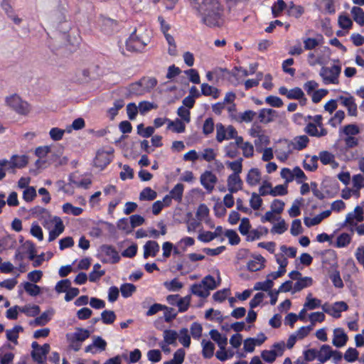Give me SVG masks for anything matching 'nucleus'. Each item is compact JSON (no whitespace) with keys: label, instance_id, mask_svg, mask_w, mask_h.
Masks as SVG:
<instances>
[{"label":"nucleus","instance_id":"f257e3e1","mask_svg":"<svg viewBox=\"0 0 364 364\" xmlns=\"http://www.w3.org/2000/svg\"><path fill=\"white\" fill-rule=\"evenodd\" d=\"M193 7L206 26L213 27L220 25L223 9L218 0H196Z\"/></svg>","mask_w":364,"mask_h":364},{"label":"nucleus","instance_id":"f03ea898","mask_svg":"<svg viewBox=\"0 0 364 364\" xmlns=\"http://www.w3.org/2000/svg\"><path fill=\"white\" fill-rule=\"evenodd\" d=\"M150 36L143 27L135 29L126 42L128 50L141 51L149 42Z\"/></svg>","mask_w":364,"mask_h":364},{"label":"nucleus","instance_id":"7ed1b4c3","mask_svg":"<svg viewBox=\"0 0 364 364\" xmlns=\"http://www.w3.org/2000/svg\"><path fill=\"white\" fill-rule=\"evenodd\" d=\"M5 102L8 107L18 114L26 115L30 112L31 108L28 102L16 94L6 97Z\"/></svg>","mask_w":364,"mask_h":364},{"label":"nucleus","instance_id":"20e7f679","mask_svg":"<svg viewBox=\"0 0 364 364\" xmlns=\"http://www.w3.org/2000/svg\"><path fill=\"white\" fill-rule=\"evenodd\" d=\"M341 72V66L340 65H334L331 67H322L319 75L326 85L338 84V77Z\"/></svg>","mask_w":364,"mask_h":364},{"label":"nucleus","instance_id":"39448f33","mask_svg":"<svg viewBox=\"0 0 364 364\" xmlns=\"http://www.w3.org/2000/svg\"><path fill=\"white\" fill-rule=\"evenodd\" d=\"M294 146L291 141L284 139L280 140L275 149V154L278 160L285 161L292 153Z\"/></svg>","mask_w":364,"mask_h":364},{"label":"nucleus","instance_id":"423d86ee","mask_svg":"<svg viewBox=\"0 0 364 364\" xmlns=\"http://www.w3.org/2000/svg\"><path fill=\"white\" fill-rule=\"evenodd\" d=\"M235 133L236 129L232 125L225 127L221 123L216 124V140L220 143L224 140L232 139L235 136Z\"/></svg>","mask_w":364,"mask_h":364},{"label":"nucleus","instance_id":"0eeeda50","mask_svg":"<svg viewBox=\"0 0 364 364\" xmlns=\"http://www.w3.org/2000/svg\"><path fill=\"white\" fill-rule=\"evenodd\" d=\"M31 211L33 216L41 220L45 228H50V223L53 222L55 216H52L47 209L41 206H36Z\"/></svg>","mask_w":364,"mask_h":364},{"label":"nucleus","instance_id":"6e6552de","mask_svg":"<svg viewBox=\"0 0 364 364\" xmlns=\"http://www.w3.org/2000/svg\"><path fill=\"white\" fill-rule=\"evenodd\" d=\"M200 182L206 191L210 193L214 190L218 178L212 171H205L200 176Z\"/></svg>","mask_w":364,"mask_h":364},{"label":"nucleus","instance_id":"1a4fd4ad","mask_svg":"<svg viewBox=\"0 0 364 364\" xmlns=\"http://www.w3.org/2000/svg\"><path fill=\"white\" fill-rule=\"evenodd\" d=\"M324 312L331 315L333 318H338L341 317V313L346 311L348 309V304L344 301H336L331 306L326 304L322 306Z\"/></svg>","mask_w":364,"mask_h":364},{"label":"nucleus","instance_id":"9d476101","mask_svg":"<svg viewBox=\"0 0 364 364\" xmlns=\"http://www.w3.org/2000/svg\"><path fill=\"white\" fill-rule=\"evenodd\" d=\"M107 345L106 341L102 337L94 336L92 343L85 348V351L95 354L98 352L104 351L106 349Z\"/></svg>","mask_w":364,"mask_h":364},{"label":"nucleus","instance_id":"9b49d317","mask_svg":"<svg viewBox=\"0 0 364 364\" xmlns=\"http://www.w3.org/2000/svg\"><path fill=\"white\" fill-rule=\"evenodd\" d=\"M243 182L240 176L230 174L227 179L228 190L230 193H235L242 190Z\"/></svg>","mask_w":364,"mask_h":364},{"label":"nucleus","instance_id":"f8f14e48","mask_svg":"<svg viewBox=\"0 0 364 364\" xmlns=\"http://www.w3.org/2000/svg\"><path fill=\"white\" fill-rule=\"evenodd\" d=\"M339 100L341 104L347 108L348 114L352 117H357L358 115V107L355 103V98L352 96L344 97L340 96Z\"/></svg>","mask_w":364,"mask_h":364},{"label":"nucleus","instance_id":"ddd939ff","mask_svg":"<svg viewBox=\"0 0 364 364\" xmlns=\"http://www.w3.org/2000/svg\"><path fill=\"white\" fill-rule=\"evenodd\" d=\"M54 224L55 227L49 232L48 241L51 242L55 240L61 233L63 232L65 226L62 220L57 216H55L53 219V222L50 223V225Z\"/></svg>","mask_w":364,"mask_h":364},{"label":"nucleus","instance_id":"4468645a","mask_svg":"<svg viewBox=\"0 0 364 364\" xmlns=\"http://www.w3.org/2000/svg\"><path fill=\"white\" fill-rule=\"evenodd\" d=\"M90 336V333L88 330L81 328H77L74 333L71 334H68L67 338L69 341V342H83L87 338H88Z\"/></svg>","mask_w":364,"mask_h":364},{"label":"nucleus","instance_id":"2eb2a0df","mask_svg":"<svg viewBox=\"0 0 364 364\" xmlns=\"http://www.w3.org/2000/svg\"><path fill=\"white\" fill-rule=\"evenodd\" d=\"M348 341V336L341 328H338L333 331V338L332 343L337 348L344 346Z\"/></svg>","mask_w":364,"mask_h":364},{"label":"nucleus","instance_id":"dca6fc26","mask_svg":"<svg viewBox=\"0 0 364 364\" xmlns=\"http://www.w3.org/2000/svg\"><path fill=\"white\" fill-rule=\"evenodd\" d=\"M277 116V111L272 109L263 108L259 111L258 119L260 123L269 124L274 120Z\"/></svg>","mask_w":364,"mask_h":364},{"label":"nucleus","instance_id":"f3484780","mask_svg":"<svg viewBox=\"0 0 364 364\" xmlns=\"http://www.w3.org/2000/svg\"><path fill=\"white\" fill-rule=\"evenodd\" d=\"M360 132V129L356 124H348L339 129L338 134L341 138L343 136H355Z\"/></svg>","mask_w":364,"mask_h":364},{"label":"nucleus","instance_id":"a211bd4d","mask_svg":"<svg viewBox=\"0 0 364 364\" xmlns=\"http://www.w3.org/2000/svg\"><path fill=\"white\" fill-rule=\"evenodd\" d=\"M112 161L111 155L107 151H98L94 160V164L100 168H105Z\"/></svg>","mask_w":364,"mask_h":364},{"label":"nucleus","instance_id":"6ab92c4d","mask_svg":"<svg viewBox=\"0 0 364 364\" xmlns=\"http://www.w3.org/2000/svg\"><path fill=\"white\" fill-rule=\"evenodd\" d=\"M159 245L157 242L149 240L144 245V258L147 259L149 257H155L159 252Z\"/></svg>","mask_w":364,"mask_h":364},{"label":"nucleus","instance_id":"aec40b11","mask_svg":"<svg viewBox=\"0 0 364 364\" xmlns=\"http://www.w3.org/2000/svg\"><path fill=\"white\" fill-rule=\"evenodd\" d=\"M50 345L45 343L38 350H32L31 356L34 361L39 363H43L46 359V355L49 353Z\"/></svg>","mask_w":364,"mask_h":364},{"label":"nucleus","instance_id":"412c9836","mask_svg":"<svg viewBox=\"0 0 364 364\" xmlns=\"http://www.w3.org/2000/svg\"><path fill=\"white\" fill-rule=\"evenodd\" d=\"M358 222H362L363 220V210L360 206H356L354 210V213H349L346 218L345 223L350 225H354V220Z\"/></svg>","mask_w":364,"mask_h":364},{"label":"nucleus","instance_id":"4be33fe9","mask_svg":"<svg viewBox=\"0 0 364 364\" xmlns=\"http://www.w3.org/2000/svg\"><path fill=\"white\" fill-rule=\"evenodd\" d=\"M313 284V279L310 277H301L294 284L292 293L300 291L302 289L311 287Z\"/></svg>","mask_w":364,"mask_h":364},{"label":"nucleus","instance_id":"5701e85b","mask_svg":"<svg viewBox=\"0 0 364 364\" xmlns=\"http://www.w3.org/2000/svg\"><path fill=\"white\" fill-rule=\"evenodd\" d=\"M264 262L265 259L262 255H257L247 262V267L250 271L256 272L264 267Z\"/></svg>","mask_w":364,"mask_h":364},{"label":"nucleus","instance_id":"b1692460","mask_svg":"<svg viewBox=\"0 0 364 364\" xmlns=\"http://www.w3.org/2000/svg\"><path fill=\"white\" fill-rule=\"evenodd\" d=\"M287 98L289 100H298L300 105L302 106L305 105L307 101L303 90L299 87H294L289 90Z\"/></svg>","mask_w":364,"mask_h":364},{"label":"nucleus","instance_id":"393cba45","mask_svg":"<svg viewBox=\"0 0 364 364\" xmlns=\"http://www.w3.org/2000/svg\"><path fill=\"white\" fill-rule=\"evenodd\" d=\"M333 354V349L329 345H323L320 350H317L318 360L324 363L329 360Z\"/></svg>","mask_w":364,"mask_h":364},{"label":"nucleus","instance_id":"a878e982","mask_svg":"<svg viewBox=\"0 0 364 364\" xmlns=\"http://www.w3.org/2000/svg\"><path fill=\"white\" fill-rule=\"evenodd\" d=\"M11 169L22 168L28 164V158L25 155H14L10 159Z\"/></svg>","mask_w":364,"mask_h":364},{"label":"nucleus","instance_id":"bb28decb","mask_svg":"<svg viewBox=\"0 0 364 364\" xmlns=\"http://www.w3.org/2000/svg\"><path fill=\"white\" fill-rule=\"evenodd\" d=\"M210 338L217 343L220 349H225L228 344V338L225 336H223L218 331L212 329L209 332Z\"/></svg>","mask_w":364,"mask_h":364},{"label":"nucleus","instance_id":"cd10ccee","mask_svg":"<svg viewBox=\"0 0 364 364\" xmlns=\"http://www.w3.org/2000/svg\"><path fill=\"white\" fill-rule=\"evenodd\" d=\"M260 180L261 173L259 169L256 168H251L247 175V183L251 186H255L259 183Z\"/></svg>","mask_w":364,"mask_h":364},{"label":"nucleus","instance_id":"c85d7f7f","mask_svg":"<svg viewBox=\"0 0 364 364\" xmlns=\"http://www.w3.org/2000/svg\"><path fill=\"white\" fill-rule=\"evenodd\" d=\"M201 345L203 347L202 349V355L205 358H210L214 355L215 346L210 341L203 340L201 342Z\"/></svg>","mask_w":364,"mask_h":364},{"label":"nucleus","instance_id":"c756f323","mask_svg":"<svg viewBox=\"0 0 364 364\" xmlns=\"http://www.w3.org/2000/svg\"><path fill=\"white\" fill-rule=\"evenodd\" d=\"M201 94L205 96H211L214 99H218L220 97V90L207 83L201 85Z\"/></svg>","mask_w":364,"mask_h":364},{"label":"nucleus","instance_id":"7c9ffc66","mask_svg":"<svg viewBox=\"0 0 364 364\" xmlns=\"http://www.w3.org/2000/svg\"><path fill=\"white\" fill-rule=\"evenodd\" d=\"M353 20L360 26H364V11L359 6H353L350 11Z\"/></svg>","mask_w":364,"mask_h":364},{"label":"nucleus","instance_id":"2f4dec72","mask_svg":"<svg viewBox=\"0 0 364 364\" xmlns=\"http://www.w3.org/2000/svg\"><path fill=\"white\" fill-rule=\"evenodd\" d=\"M292 145L294 146V150H302L304 149L307 144H309V137L306 135H301L296 136L293 141H291Z\"/></svg>","mask_w":364,"mask_h":364},{"label":"nucleus","instance_id":"473e14b6","mask_svg":"<svg viewBox=\"0 0 364 364\" xmlns=\"http://www.w3.org/2000/svg\"><path fill=\"white\" fill-rule=\"evenodd\" d=\"M140 83H141L145 93H146L149 92L156 86L158 81L155 77H142L140 80Z\"/></svg>","mask_w":364,"mask_h":364},{"label":"nucleus","instance_id":"72a5a7b5","mask_svg":"<svg viewBox=\"0 0 364 364\" xmlns=\"http://www.w3.org/2000/svg\"><path fill=\"white\" fill-rule=\"evenodd\" d=\"M102 252L112 259V263L117 262L120 259V257L117 250L110 245H102Z\"/></svg>","mask_w":364,"mask_h":364},{"label":"nucleus","instance_id":"f704fd0d","mask_svg":"<svg viewBox=\"0 0 364 364\" xmlns=\"http://www.w3.org/2000/svg\"><path fill=\"white\" fill-rule=\"evenodd\" d=\"M23 331V328L22 326H15L13 328L6 330V338L9 341H11V342L14 343L15 344H17L18 333L20 332H22Z\"/></svg>","mask_w":364,"mask_h":364},{"label":"nucleus","instance_id":"c9c22d12","mask_svg":"<svg viewBox=\"0 0 364 364\" xmlns=\"http://www.w3.org/2000/svg\"><path fill=\"white\" fill-rule=\"evenodd\" d=\"M287 8V4L283 0H277L272 6V14L274 18L281 16L282 11Z\"/></svg>","mask_w":364,"mask_h":364},{"label":"nucleus","instance_id":"e433bc0d","mask_svg":"<svg viewBox=\"0 0 364 364\" xmlns=\"http://www.w3.org/2000/svg\"><path fill=\"white\" fill-rule=\"evenodd\" d=\"M321 305V301L316 298H312V294L309 293L306 298L304 306L307 310H313L320 307Z\"/></svg>","mask_w":364,"mask_h":364},{"label":"nucleus","instance_id":"4c0bfd02","mask_svg":"<svg viewBox=\"0 0 364 364\" xmlns=\"http://www.w3.org/2000/svg\"><path fill=\"white\" fill-rule=\"evenodd\" d=\"M178 341L185 348H188L191 345V336L188 328H183L178 334Z\"/></svg>","mask_w":364,"mask_h":364},{"label":"nucleus","instance_id":"58836bf2","mask_svg":"<svg viewBox=\"0 0 364 364\" xmlns=\"http://www.w3.org/2000/svg\"><path fill=\"white\" fill-rule=\"evenodd\" d=\"M191 292L201 298H206L210 294V292L208 291V289L202 283L193 284L191 287Z\"/></svg>","mask_w":364,"mask_h":364},{"label":"nucleus","instance_id":"ea45409f","mask_svg":"<svg viewBox=\"0 0 364 364\" xmlns=\"http://www.w3.org/2000/svg\"><path fill=\"white\" fill-rule=\"evenodd\" d=\"M19 311L25 314L28 316H37L41 310L40 307L37 305H26L20 306Z\"/></svg>","mask_w":364,"mask_h":364},{"label":"nucleus","instance_id":"a19ab883","mask_svg":"<svg viewBox=\"0 0 364 364\" xmlns=\"http://www.w3.org/2000/svg\"><path fill=\"white\" fill-rule=\"evenodd\" d=\"M257 139L254 141V144L256 146V149L259 152H262V149L263 146H267L270 143V139L269 136L265 134L264 133L260 134L259 136L256 137Z\"/></svg>","mask_w":364,"mask_h":364},{"label":"nucleus","instance_id":"79ce46f5","mask_svg":"<svg viewBox=\"0 0 364 364\" xmlns=\"http://www.w3.org/2000/svg\"><path fill=\"white\" fill-rule=\"evenodd\" d=\"M184 191V186L182 183H177L169 192V195L173 200L181 202Z\"/></svg>","mask_w":364,"mask_h":364},{"label":"nucleus","instance_id":"37998d69","mask_svg":"<svg viewBox=\"0 0 364 364\" xmlns=\"http://www.w3.org/2000/svg\"><path fill=\"white\" fill-rule=\"evenodd\" d=\"M167 128L171 129L176 133H183L185 132L186 126L181 119H176L174 121L169 119Z\"/></svg>","mask_w":364,"mask_h":364},{"label":"nucleus","instance_id":"c03bdc74","mask_svg":"<svg viewBox=\"0 0 364 364\" xmlns=\"http://www.w3.org/2000/svg\"><path fill=\"white\" fill-rule=\"evenodd\" d=\"M101 265L98 263L94 264L92 271L89 274V279L92 282H95L102 277L105 272L100 270Z\"/></svg>","mask_w":364,"mask_h":364},{"label":"nucleus","instance_id":"a18cd8bd","mask_svg":"<svg viewBox=\"0 0 364 364\" xmlns=\"http://www.w3.org/2000/svg\"><path fill=\"white\" fill-rule=\"evenodd\" d=\"M318 157L313 156L309 159H306L303 162L304 168L306 171H314L318 168Z\"/></svg>","mask_w":364,"mask_h":364},{"label":"nucleus","instance_id":"49530a36","mask_svg":"<svg viewBox=\"0 0 364 364\" xmlns=\"http://www.w3.org/2000/svg\"><path fill=\"white\" fill-rule=\"evenodd\" d=\"M273 285H274V282L272 281V279H268L267 277V279L264 282H256L253 287V290H255V291L262 290V291H269L272 289Z\"/></svg>","mask_w":364,"mask_h":364},{"label":"nucleus","instance_id":"de8ad7c7","mask_svg":"<svg viewBox=\"0 0 364 364\" xmlns=\"http://www.w3.org/2000/svg\"><path fill=\"white\" fill-rule=\"evenodd\" d=\"M156 196L157 193L155 191L152 190L149 187H146L141 191L139 194V199L141 200H153L156 198Z\"/></svg>","mask_w":364,"mask_h":364},{"label":"nucleus","instance_id":"09e8293b","mask_svg":"<svg viewBox=\"0 0 364 364\" xmlns=\"http://www.w3.org/2000/svg\"><path fill=\"white\" fill-rule=\"evenodd\" d=\"M242 159L240 158L239 159L234 161H229L227 163V166L230 168L233 173L232 174H236L237 176H240V173L242 171Z\"/></svg>","mask_w":364,"mask_h":364},{"label":"nucleus","instance_id":"8fccbe9b","mask_svg":"<svg viewBox=\"0 0 364 364\" xmlns=\"http://www.w3.org/2000/svg\"><path fill=\"white\" fill-rule=\"evenodd\" d=\"M345 116V112L343 110H338L334 114L333 117L329 119L328 124L333 127H336L338 124H341Z\"/></svg>","mask_w":364,"mask_h":364},{"label":"nucleus","instance_id":"3c124183","mask_svg":"<svg viewBox=\"0 0 364 364\" xmlns=\"http://www.w3.org/2000/svg\"><path fill=\"white\" fill-rule=\"evenodd\" d=\"M128 90L131 95L140 96L145 94L143 86L140 83V80L134 83L131 84L129 86Z\"/></svg>","mask_w":364,"mask_h":364},{"label":"nucleus","instance_id":"603ef678","mask_svg":"<svg viewBox=\"0 0 364 364\" xmlns=\"http://www.w3.org/2000/svg\"><path fill=\"white\" fill-rule=\"evenodd\" d=\"M178 338V333L173 330H165L164 331V339L167 345H172L176 343Z\"/></svg>","mask_w":364,"mask_h":364},{"label":"nucleus","instance_id":"864d4df0","mask_svg":"<svg viewBox=\"0 0 364 364\" xmlns=\"http://www.w3.org/2000/svg\"><path fill=\"white\" fill-rule=\"evenodd\" d=\"M101 319L105 324H112L116 319V314L113 311L105 310L101 314Z\"/></svg>","mask_w":364,"mask_h":364},{"label":"nucleus","instance_id":"5fc2aeb1","mask_svg":"<svg viewBox=\"0 0 364 364\" xmlns=\"http://www.w3.org/2000/svg\"><path fill=\"white\" fill-rule=\"evenodd\" d=\"M63 210L65 213L71 214L75 216L80 215L82 212L81 208L75 207L69 203H66L63 205Z\"/></svg>","mask_w":364,"mask_h":364},{"label":"nucleus","instance_id":"6e6d98bb","mask_svg":"<svg viewBox=\"0 0 364 364\" xmlns=\"http://www.w3.org/2000/svg\"><path fill=\"white\" fill-rule=\"evenodd\" d=\"M50 320L49 314L47 311L43 312L40 316L36 317L30 322L31 326H44Z\"/></svg>","mask_w":364,"mask_h":364},{"label":"nucleus","instance_id":"4d7b16f0","mask_svg":"<svg viewBox=\"0 0 364 364\" xmlns=\"http://www.w3.org/2000/svg\"><path fill=\"white\" fill-rule=\"evenodd\" d=\"M351 241V236L348 233H341L338 236L336 240V247H346Z\"/></svg>","mask_w":364,"mask_h":364},{"label":"nucleus","instance_id":"13d9d810","mask_svg":"<svg viewBox=\"0 0 364 364\" xmlns=\"http://www.w3.org/2000/svg\"><path fill=\"white\" fill-rule=\"evenodd\" d=\"M25 291L31 296H35L41 293V288L36 284L25 282L23 284Z\"/></svg>","mask_w":364,"mask_h":364},{"label":"nucleus","instance_id":"bf43d9fd","mask_svg":"<svg viewBox=\"0 0 364 364\" xmlns=\"http://www.w3.org/2000/svg\"><path fill=\"white\" fill-rule=\"evenodd\" d=\"M154 133V128L153 127H144L143 124H139L137 126V134L142 137L148 138Z\"/></svg>","mask_w":364,"mask_h":364},{"label":"nucleus","instance_id":"052dcab7","mask_svg":"<svg viewBox=\"0 0 364 364\" xmlns=\"http://www.w3.org/2000/svg\"><path fill=\"white\" fill-rule=\"evenodd\" d=\"M36 196V191L33 186L27 187L23 192V198L26 202L33 201Z\"/></svg>","mask_w":364,"mask_h":364},{"label":"nucleus","instance_id":"680f3d73","mask_svg":"<svg viewBox=\"0 0 364 364\" xmlns=\"http://www.w3.org/2000/svg\"><path fill=\"white\" fill-rule=\"evenodd\" d=\"M190 331L193 338L194 339L198 340L201 337L203 327L199 323L194 322L191 326Z\"/></svg>","mask_w":364,"mask_h":364},{"label":"nucleus","instance_id":"e2e57ef3","mask_svg":"<svg viewBox=\"0 0 364 364\" xmlns=\"http://www.w3.org/2000/svg\"><path fill=\"white\" fill-rule=\"evenodd\" d=\"M257 113L252 110H246L244 112L240 113L239 122H251L255 117Z\"/></svg>","mask_w":364,"mask_h":364},{"label":"nucleus","instance_id":"0e129e2a","mask_svg":"<svg viewBox=\"0 0 364 364\" xmlns=\"http://www.w3.org/2000/svg\"><path fill=\"white\" fill-rule=\"evenodd\" d=\"M338 21L339 26L343 29H349L353 26L352 20L346 14L340 15Z\"/></svg>","mask_w":364,"mask_h":364},{"label":"nucleus","instance_id":"69168bd1","mask_svg":"<svg viewBox=\"0 0 364 364\" xmlns=\"http://www.w3.org/2000/svg\"><path fill=\"white\" fill-rule=\"evenodd\" d=\"M277 356H279V355L275 350H265L261 353L262 359L267 363H273Z\"/></svg>","mask_w":364,"mask_h":364},{"label":"nucleus","instance_id":"338daca9","mask_svg":"<svg viewBox=\"0 0 364 364\" xmlns=\"http://www.w3.org/2000/svg\"><path fill=\"white\" fill-rule=\"evenodd\" d=\"M242 151V155L245 158H251L254 155V146L249 141H245V144L240 148Z\"/></svg>","mask_w":364,"mask_h":364},{"label":"nucleus","instance_id":"774afa93","mask_svg":"<svg viewBox=\"0 0 364 364\" xmlns=\"http://www.w3.org/2000/svg\"><path fill=\"white\" fill-rule=\"evenodd\" d=\"M358 355L359 353L355 348H349L344 354V359L349 363H353L358 359Z\"/></svg>","mask_w":364,"mask_h":364}]
</instances>
